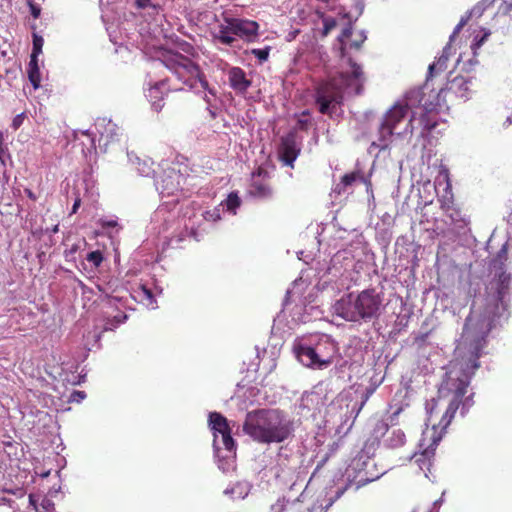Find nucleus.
Here are the masks:
<instances>
[{"instance_id":"4d7b16f0","label":"nucleus","mask_w":512,"mask_h":512,"mask_svg":"<svg viewBox=\"0 0 512 512\" xmlns=\"http://www.w3.org/2000/svg\"><path fill=\"white\" fill-rule=\"evenodd\" d=\"M147 169H140L139 167H137V170L141 173V174H148L149 173V170L150 168L149 167H146Z\"/></svg>"},{"instance_id":"5fc2aeb1","label":"nucleus","mask_w":512,"mask_h":512,"mask_svg":"<svg viewBox=\"0 0 512 512\" xmlns=\"http://www.w3.org/2000/svg\"><path fill=\"white\" fill-rule=\"evenodd\" d=\"M207 111L212 120H214L217 117L216 111L210 105L207 107Z\"/></svg>"},{"instance_id":"423d86ee","label":"nucleus","mask_w":512,"mask_h":512,"mask_svg":"<svg viewBox=\"0 0 512 512\" xmlns=\"http://www.w3.org/2000/svg\"><path fill=\"white\" fill-rule=\"evenodd\" d=\"M160 61L184 86L178 90H194L199 84L203 90L214 94L200 66L189 57L177 51H166L162 53Z\"/></svg>"},{"instance_id":"9b49d317","label":"nucleus","mask_w":512,"mask_h":512,"mask_svg":"<svg viewBox=\"0 0 512 512\" xmlns=\"http://www.w3.org/2000/svg\"><path fill=\"white\" fill-rule=\"evenodd\" d=\"M294 352L298 360L307 367L321 369L323 367H327L332 362L330 358L321 359L315 349L310 346L302 344L296 345L294 347Z\"/></svg>"},{"instance_id":"4c0bfd02","label":"nucleus","mask_w":512,"mask_h":512,"mask_svg":"<svg viewBox=\"0 0 512 512\" xmlns=\"http://www.w3.org/2000/svg\"><path fill=\"white\" fill-rule=\"evenodd\" d=\"M489 35L490 32L485 31L484 34L479 39H475V42L471 45V49L473 51L474 56L477 55V50L485 43Z\"/></svg>"},{"instance_id":"a18cd8bd","label":"nucleus","mask_w":512,"mask_h":512,"mask_svg":"<svg viewBox=\"0 0 512 512\" xmlns=\"http://www.w3.org/2000/svg\"><path fill=\"white\" fill-rule=\"evenodd\" d=\"M467 19L462 18L460 22L454 28L452 35L450 36V41L454 39V37L462 30V28L466 25Z\"/></svg>"},{"instance_id":"a211bd4d","label":"nucleus","mask_w":512,"mask_h":512,"mask_svg":"<svg viewBox=\"0 0 512 512\" xmlns=\"http://www.w3.org/2000/svg\"><path fill=\"white\" fill-rule=\"evenodd\" d=\"M232 25L233 18L225 17L223 23L218 26V31L213 34L214 39L221 44L231 46L236 40Z\"/></svg>"},{"instance_id":"f257e3e1","label":"nucleus","mask_w":512,"mask_h":512,"mask_svg":"<svg viewBox=\"0 0 512 512\" xmlns=\"http://www.w3.org/2000/svg\"><path fill=\"white\" fill-rule=\"evenodd\" d=\"M469 375L453 377V372L447 374L446 380L441 384L438 395L426 403L427 428L422 433L419 446L422 449L420 453H415L412 457L415 464L423 472L430 471L435 450L441 441L446 429L451 424L457 410L462 404V411L466 402L463 397L469 386Z\"/></svg>"},{"instance_id":"603ef678","label":"nucleus","mask_w":512,"mask_h":512,"mask_svg":"<svg viewBox=\"0 0 512 512\" xmlns=\"http://www.w3.org/2000/svg\"><path fill=\"white\" fill-rule=\"evenodd\" d=\"M80 204H81V199L79 197H77L72 206V211H71L72 214L77 212L78 208L80 207Z\"/></svg>"},{"instance_id":"6ab92c4d","label":"nucleus","mask_w":512,"mask_h":512,"mask_svg":"<svg viewBox=\"0 0 512 512\" xmlns=\"http://www.w3.org/2000/svg\"><path fill=\"white\" fill-rule=\"evenodd\" d=\"M130 297L147 308H155L156 301L154 295L145 285L139 284L136 288H133Z\"/></svg>"},{"instance_id":"c03bdc74","label":"nucleus","mask_w":512,"mask_h":512,"mask_svg":"<svg viewBox=\"0 0 512 512\" xmlns=\"http://www.w3.org/2000/svg\"><path fill=\"white\" fill-rule=\"evenodd\" d=\"M28 4H29V7H30L31 15L35 19L39 18L40 14H41V8L38 5H36L35 3L31 2V1H29Z\"/></svg>"},{"instance_id":"20e7f679","label":"nucleus","mask_w":512,"mask_h":512,"mask_svg":"<svg viewBox=\"0 0 512 512\" xmlns=\"http://www.w3.org/2000/svg\"><path fill=\"white\" fill-rule=\"evenodd\" d=\"M243 431L260 444L282 443L292 434L291 423L276 409H257L247 413Z\"/></svg>"},{"instance_id":"864d4df0","label":"nucleus","mask_w":512,"mask_h":512,"mask_svg":"<svg viewBox=\"0 0 512 512\" xmlns=\"http://www.w3.org/2000/svg\"><path fill=\"white\" fill-rule=\"evenodd\" d=\"M25 194L27 195V197L33 201H35L37 199L36 195L32 192V190L30 189H25L24 190Z\"/></svg>"},{"instance_id":"58836bf2","label":"nucleus","mask_w":512,"mask_h":512,"mask_svg":"<svg viewBox=\"0 0 512 512\" xmlns=\"http://www.w3.org/2000/svg\"><path fill=\"white\" fill-rule=\"evenodd\" d=\"M336 20L333 18H326L323 21V35H327L330 31H332L336 27Z\"/></svg>"},{"instance_id":"a19ab883","label":"nucleus","mask_w":512,"mask_h":512,"mask_svg":"<svg viewBox=\"0 0 512 512\" xmlns=\"http://www.w3.org/2000/svg\"><path fill=\"white\" fill-rule=\"evenodd\" d=\"M86 398V393L84 391L75 390L71 393L69 397L70 402L80 403L82 400Z\"/></svg>"},{"instance_id":"bf43d9fd","label":"nucleus","mask_w":512,"mask_h":512,"mask_svg":"<svg viewBox=\"0 0 512 512\" xmlns=\"http://www.w3.org/2000/svg\"><path fill=\"white\" fill-rule=\"evenodd\" d=\"M0 147H5L3 144V133L0 131Z\"/></svg>"},{"instance_id":"09e8293b","label":"nucleus","mask_w":512,"mask_h":512,"mask_svg":"<svg viewBox=\"0 0 512 512\" xmlns=\"http://www.w3.org/2000/svg\"><path fill=\"white\" fill-rule=\"evenodd\" d=\"M204 218H205V220H208V221H210V220L216 221L217 219L220 218V216H219V213H217L216 211H206L204 213Z\"/></svg>"},{"instance_id":"c85d7f7f","label":"nucleus","mask_w":512,"mask_h":512,"mask_svg":"<svg viewBox=\"0 0 512 512\" xmlns=\"http://www.w3.org/2000/svg\"><path fill=\"white\" fill-rule=\"evenodd\" d=\"M352 35V26L351 24H348L347 27H345L341 34L338 36V41L340 42V56L344 58L346 56V40L349 39Z\"/></svg>"},{"instance_id":"37998d69","label":"nucleus","mask_w":512,"mask_h":512,"mask_svg":"<svg viewBox=\"0 0 512 512\" xmlns=\"http://www.w3.org/2000/svg\"><path fill=\"white\" fill-rule=\"evenodd\" d=\"M23 121H24V113H20L13 118L11 127L14 130H17L23 124Z\"/></svg>"},{"instance_id":"4be33fe9","label":"nucleus","mask_w":512,"mask_h":512,"mask_svg":"<svg viewBox=\"0 0 512 512\" xmlns=\"http://www.w3.org/2000/svg\"><path fill=\"white\" fill-rule=\"evenodd\" d=\"M416 114V121H415V129L416 128H421L422 129V133L424 132H429L431 130H433L436 125H437V121L435 119V117L433 116V113L434 112H428L426 110H420V111H417Z\"/></svg>"},{"instance_id":"c756f323","label":"nucleus","mask_w":512,"mask_h":512,"mask_svg":"<svg viewBox=\"0 0 512 512\" xmlns=\"http://www.w3.org/2000/svg\"><path fill=\"white\" fill-rule=\"evenodd\" d=\"M10 154L6 147H0V172L3 174V183H7L9 181V177L6 174V160L10 159Z\"/></svg>"},{"instance_id":"39448f33","label":"nucleus","mask_w":512,"mask_h":512,"mask_svg":"<svg viewBox=\"0 0 512 512\" xmlns=\"http://www.w3.org/2000/svg\"><path fill=\"white\" fill-rule=\"evenodd\" d=\"M382 298L374 288L365 289L355 295L348 293L337 300L333 306L334 313L349 322L370 321L378 318Z\"/></svg>"},{"instance_id":"aec40b11","label":"nucleus","mask_w":512,"mask_h":512,"mask_svg":"<svg viewBox=\"0 0 512 512\" xmlns=\"http://www.w3.org/2000/svg\"><path fill=\"white\" fill-rule=\"evenodd\" d=\"M209 425L214 435V445L217 444V440L220 434L230 430L227 419L218 412H211L209 414Z\"/></svg>"},{"instance_id":"a878e982","label":"nucleus","mask_w":512,"mask_h":512,"mask_svg":"<svg viewBox=\"0 0 512 512\" xmlns=\"http://www.w3.org/2000/svg\"><path fill=\"white\" fill-rule=\"evenodd\" d=\"M437 200L439 202L440 209L442 212H444L445 210L449 209L450 207L456 205L455 199H454V194L452 191V184H451L449 178H447V180H446V186L444 188L442 195L438 196Z\"/></svg>"},{"instance_id":"ddd939ff","label":"nucleus","mask_w":512,"mask_h":512,"mask_svg":"<svg viewBox=\"0 0 512 512\" xmlns=\"http://www.w3.org/2000/svg\"><path fill=\"white\" fill-rule=\"evenodd\" d=\"M259 24L253 20L233 18L232 31L235 37L254 42L258 37Z\"/></svg>"},{"instance_id":"c9c22d12","label":"nucleus","mask_w":512,"mask_h":512,"mask_svg":"<svg viewBox=\"0 0 512 512\" xmlns=\"http://www.w3.org/2000/svg\"><path fill=\"white\" fill-rule=\"evenodd\" d=\"M78 133H81L82 135H85L89 138L90 141V147L87 149V152L91 155L93 152L96 153V145H95V137L94 133L90 130H82V131H75V136H77Z\"/></svg>"},{"instance_id":"1a4fd4ad","label":"nucleus","mask_w":512,"mask_h":512,"mask_svg":"<svg viewBox=\"0 0 512 512\" xmlns=\"http://www.w3.org/2000/svg\"><path fill=\"white\" fill-rule=\"evenodd\" d=\"M249 193L259 199H270L273 196V189L270 185V175L263 167H258L252 173Z\"/></svg>"},{"instance_id":"f704fd0d","label":"nucleus","mask_w":512,"mask_h":512,"mask_svg":"<svg viewBox=\"0 0 512 512\" xmlns=\"http://www.w3.org/2000/svg\"><path fill=\"white\" fill-rule=\"evenodd\" d=\"M87 261L92 263L94 267H99L103 261V255L100 251H92L87 254Z\"/></svg>"},{"instance_id":"680f3d73","label":"nucleus","mask_w":512,"mask_h":512,"mask_svg":"<svg viewBox=\"0 0 512 512\" xmlns=\"http://www.w3.org/2000/svg\"><path fill=\"white\" fill-rule=\"evenodd\" d=\"M4 445L5 446H12V442H10V441L4 442Z\"/></svg>"},{"instance_id":"b1692460","label":"nucleus","mask_w":512,"mask_h":512,"mask_svg":"<svg viewBox=\"0 0 512 512\" xmlns=\"http://www.w3.org/2000/svg\"><path fill=\"white\" fill-rule=\"evenodd\" d=\"M443 214L450 219L451 224L455 225L458 228H464L469 223L466 215L463 213L462 209L457 205H454L449 209L445 210Z\"/></svg>"},{"instance_id":"412c9836","label":"nucleus","mask_w":512,"mask_h":512,"mask_svg":"<svg viewBox=\"0 0 512 512\" xmlns=\"http://www.w3.org/2000/svg\"><path fill=\"white\" fill-rule=\"evenodd\" d=\"M97 225L101 229L97 234H106L109 237H113L114 234H117L123 229V227L119 225L117 218L114 216L99 218L97 220Z\"/></svg>"},{"instance_id":"9d476101","label":"nucleus","mask_w":512,"mask_h":512,"mask_svg":"<svg viewBox=\"0 0 512 512\" xmlns=\"http://www.w3.org/2000/svg\"><path fill=\"white\" fill-rule=\"evenodd\" d=\"M442 89L445 98H447V104L454 103L457 100L466 101L471 92L470 81L462 75H457L449 80Z\"/></svg>"},{"instance_id":"13d9d810","label":"nucleus","mask_w":512,"mask_h":512,"mask_svg":"<svg viewBox=\"0 0 512 512\" xmlns=\"http://www.w3.org/2000/svg\"><path fill=\"white\" fill-rule=\"evenodd\" d=\"M130 162H132V164H137L138 166H140V159L138 157H136L135 161H132V159L130 158Z\"/></svg>"},{"instance_id":"473e14b6","label":"nucleus","mask_w":512,"mask_h":512,"mask_svg":"<svg viewBox=\"0 0 512 512\" xmlns=\"http://www.w3.org/2000/svg\"><path fill=\"white\" fill-rule=\"evenodd\" d=\"M221 442L226 450L232 451L235 447V441L231 436V429L225 433L220 434Z\"/></svg>"},{"instance_id":"f03ea898","label":"nucleus","mask_w":512,"mask_h":512,"mask_svg":"<svg viewBox=\"0 0 512 512\" xmlns=\"http://www.w3.org/2000/svg\"><path fill=\"white\" fill-rule=\"evenodd\" d=\"M508 260L507 244H504L497 255L491 261L490 267L494 271V276L487 285V298L483 315L474 323V318L469 315L464 325L465 334H476L478 342L471 358L466 363V368L462 374L469 375V378L480 367L479 358L482 345L480 341L485 342V337L494 326L496 318L508 308L510 290L512 287V275L505 270V264Z\"/></svg>"},{"instance_id":"2eb2a0df","label":"nucleus","mask_w":512,"mask_h":512,"mask_svg":"<svg viewBox=\"0 0 512 512\" xmlns=\"http://www.w3.org/2000/svg\"><path fill=\"white\" fill-rule=\"evenodd\" d=\"M170 91L169 79H163L150 85L147 89L146 96L152 103V106L156 111L162 109L163 104L161 103L167 92Z\"/></svg>"},{"instance_id":"dca6fc26","label":"nucleus","mask_w":512,"mask_h":512,"mask_svg":"<svg viewBox=\"0 0 512 512\" xmlns=\"http://www.w3.org/2000/svg\"><path fill=\"white\" fill-rule=\"evenodd\" d=\"M95 130L100 135L99 143L104 141L103 145L106 147L109 142L114 141L118 137V127L111 120L106 118L97 119L95 122Z\"/></svg>"},{"instance_id":"393cba45","label":"nucleus","mask_w":512,"mask_h":512,"mask_svg":"<svg viewBox=\"0 0 512 512\" xmlns=\"http://www.w3.org/2000/svg\"><path fill=\"white\" fill-rule=\"evenodd\" d=\"M358 179L362 180L367 187H371V181L365 179L360 171H354L351 173H347L341 177L340 183L336 186L335 191L341 193L345 190L346 187L353 185Z\"/></svg>"},{"instance_id":"0e129e2a","label":"nucleus","mask_w":512,"mask_h":512,"mask_svg":"<svg viewBox=\"0 0 512 512\" xmlns=\"http://www.w3.org/2000/svg\"><path fill=\"white\" fill-rule=\"evenodd\" d=\"M368 396H366L365 400L361 403L360 409L365 405V401L367 400Z\"/></svg>"},{"instance_id":"72a5a7b5","label":"nucleus","mask_w":512,"mask_h":512,"mask_svg":"<svg viewBox=\"0 0 512 512\" xmlns=\"http://www.w3.org/2000/svg\"><path fill=\"white\" fill-rule=\"evenodd\" d=\"M43 44L44 40L42 36L38 35L37 33H33V48L31 55L38 56L42 52Z\"/></svg>"},{"instance_id":"cd10ccee","label":"nucleus","mask_w":512,"mask_h":512,"mask_svg":"<svg viewBox=\"0 0 512 512\" xmlns=\"http://www.w3.org/2000/svg\"><path fill=\"white\" fill-rule=\"evenodd\" d=\"M28 78L32 86L37 89L40 86L41 77L38 66V56L30 55V61L27 68Z\"/></svg>"},{"instance_id":"2f4dec72","label":"nucleus","mask_w":512,"mask_h":512,"mask_svg":"<svg viewBox=\"0 0 512 512\" xmlns=\"http://www.w3.org/2000/svg\"><path fill=\"white\" fill-rule=\"evenodd\" d=\"M241 204V200L237 193L231 192L226 199V207L230 211H235Z\"/></svg>"},{"instance_id":"0eeeda50","label":"nucleus","mask_w":512,"mask_h":512,"mask_svg":"<svg viewBox=\"0 0 512 512\" xmlns=\"http://www.w3.org/2000/svg\"><path fill=\"white\" fill-rule=\"evenodd\" d=\"M411 109V105H408L406 100L405 104L396 103L384 114L379 126L377 147L380 149L387 148L393 135L405 136L413 134L417 112L412 111V114L408 117V112Z\"/></svg>"},{"instance_id":"7c9ffc66","label":"nucleus","mask_w":512,"mask_h":512,"mask_svg":"<svg viewBox=\"0 0 512 512\" xmlns=\"http://www.w3.org/2000/svg\"><path fill=\"white\" fill-rule=\"evenodd\" d=\"M127 319V315L124 313V312H119L117 315H115L113 317V319H109L106 324H105V327L104 329L105 330H113L114 328H116L118 325L124 323V321Z\"/></svg>"},{"instance_id":"bb28decb","label":"nucleus","mask_w":512,"mask_h":512,"mask_svg":"<svg viewBox=\"0 0 512 512\" xmlns=\"http://www.w3.org/2000/svg\"><path fill=\"white\" fill-rule=\"evenodd\" d=\"M449 50L450 45L448 44L446 47H444L442 55L437 59L436 62L429 65L428 68V79H432V77L435 75V73L439 71H443L447 68V61L449 59Z\"/></svg>"},{"instance_id":"69168bd1","label":"nucleus","mask_w":512,"mask_h":512,"mask_svg":"<svg viewBox=\"0 0 512 512\" xmlns=\"http://www.w3.org/2000/svg\"><path fill=\"white\" fill-rule=\"evenodd\" d=\"M205 101H206L208 104L210 103V102H209V99H208V97H207V96H205Z\"/></svg>"},{"instance_id":"f3484780","label":"nucleus","mask_w":512,"mask_h":512,"mask_svg":"<svg viewBox=\"0 0 512 512\" xmlns=\"http://www.w3.org/2000/svg\"><path fill=\"white\" fill-rule=\"evenodd\" d=\"M230 86L240 92L245 93L251 86V81L246 77V73L240 67H233L228 73Z\"/></svg>"},{"instance_id":"6e6d98bb","label":"nucleus","mask_w":512,"mask_h":512,"mask_svg":"<svg viewBox=\"0 0 512 512\" xmlns=\"http://www.w3.org/2000/svg\"><path fill=\"white\" fill-rule=\"evenodd\" d=\"M308 116H310V111L309 110L302 111V113L300 115V117H302V118H306Z\"/></svg>"},{"instance_id":"3c124183","label":"nucleus","mask_w":512,"mask_h":512,"mask_svg":"<svg viewBox=\"0 0 512 512\" xmlns=\"http://www.w3.org/2000/svg\"><path fill=\"white\" fill-rule=\"evenodd\" d=\"M41 506L43 509L49 510V509L53 508L54 503L52 502V500H50L48 498H44L41 502Z\"/></svg>"},{"instance_id":"8fccbe9b","label":"nucleus","mask_w":512,"mask_h":512,"mask_svg":"<svg viewBox=\"0 0 512 512\" xmlns=\"http://www.w3.org/2000/svg\"><path fill=\"white\" fill-rule=\"evenodd\" d=\"M396 437V444L395 445H403L405 443V435L401 431H398L397 433H393Z\"/></svg>"},{"instance_id":"f8f14e48","label":"nucleus","mask_w":512,"mask_h":512,"mask_svg":"<svg viewBox=\"0 0 512 512\" xmlns=\"http://www.w3.org/2000/svg\"><path fill=\"white\" fill-rule=\"evenodd\" d=\"M278 152L279 159L286 166L293 168L294 162L300 154V148L297 145L295 134L289 133L285 137H282Z\"/></svg>"},{"instance_id":"052dcab7","label":"nucleus","mask_w":512,"mask_h":512,"mask_svg":"<svg viewBox=\"0 0 512 512\" xmlns=\"http://www.w3.org/2000/svg\"><path fill=\"white\" fill-rule=\"evenodd\" d=\"M52 232H53V233H57V232H58V225H55V226L52 228Z\"/></svg>"},{"instance_id":"e2e57ef3","label":"nucleus","mask_w":512,"mask_h":512,"mask_svg":"<svg viewBox=\"0 0 512 512\" xmlns=\"http://www.w3.org/2000/svg\"><path fill=\"white\" fill-rule=\"evenodd\" d=\"M29 498H30V502H31V504L35 505L34 500H33V496H32V495H30V497H29Z\"/></svg>"},{"instance_id":"79ce46f5","label":"nucleus","mask_w":512,"mask_h":512,"mask_svg":"<svg viewBox=\"0 0 512 512\" xmlns=\"http://www.w3.org/2000/svg\"><path fill=\"white\" fill-rule=\"evenodd\" d=\"M365 40L366 36L363 33H360L359 36L350 44V48L359 50Z\"/></svg>"},{"instance_id":"ea45409f","label":"nucleus","mask_w":512,"mask_h":512,"mask_svg":"<svg viewBox=\"0 0 512 512\" xmlns=\"http://www.w3.org/2000/svg\"><path fill=\"white\" fill-rule=\"evenodd\" d=\"M287 500L283 498H279L275 504L271 506L272 512H283L286 508Z\"/></svg>"},{"instance_id":"7ed1b4c3","label":"nucleus","mask_w":512,"mask_h":512,"mask_svg":"<svg viewBox=\"0 0 512 512\" xmlns=\"http://www.w3.org/2000/svg\"><path fill=\"white\" fill-rule=\"evenodd\" d=\"M352 68L351 75L340 72L318 81L314 86V101L318 111L323 115L332 116L336 107L343 104L344 91L355 83V94H361L363 90V71L352 58H348Z\"/></svg>"},{"instance_id":"6e6552de","label":"nucleus","mask_w":512,"mask_h":512,"mask_svg":"<svg viewBox=\"0 0 512 512\" xmlns=\"http://www.w3.org/2000/svg\"><path fill=\"white\" fill-rule=\"evenodd\" d=\"M430 81L431 79L427 78L421 87L411 89L407 93L406 100L412 109L437 112L443 107L448 108L447 98L444 96L443 89L435 90Z\"/></svg>"},{"instance_id":"5701e85b","label":"nucleus","mask_w":512,"mask_h":512,"mask_svg":"<svg viewBox=\"0 0 512 512\" xmlns=\"http://www.w3.org/2000/svg\"><path fill=\"white\" fill-rule=\"evenodd\" d=\"M107 31L109 33L110 40L115 45H124L126 39L128 38L124 22H119L118 24L111 23L107 27Z\"/></svg>"},{"instance_id":"e433bc0d","label":"nucleus","mask_w":512,"mask_h":512,"mask_svg":"<svg viewBox=\"0 0 512 512\" xmlns=\"http://www.w3.org/2000/svg\"><path fill=\"white\" fill-rule=\"evenodd\" d=\"M270 47L267 46L264 49H252L251 53L260 61L264 62L268 60L269 53H270Z\"/></svg>"},{"instance_id":"4468645a","label":"nucleus","mask_w":512,"mask_h":512,"mask_svg":"<svg viewBox=\"0 0 512 512\" xmlns=\"http://www.w3.org/2000/svg\"><path fill=\"white\" fill-rule=\"evenodd\" d=\"M184 176L175 169L165 171L159 182L161 193L166 196L175 195L181 189Z\"/></svg>"},{"instance_id":"de8ad7c7","label":"nucleus","mask_w":512,"mask_h":512,"mask_svg":"<svg viewBox=\"0 0 512 512\" xmlns=\"http://www.w3.org/2000/svg\"><path fill=\"white\" fill-rule=\"evenodd\" d=\"M136 5L140 9H145L149 7L156 9V6L152 4L151 0H136Z\"/></svg>"},{"instance_id":"49530a36","label":"nucleus","mask_w":512,"mask_h":512,"mask_svg":"<svg viewBox=\"0 0 512 512\" xmlns=\"http://www.w3.org/2000/svg\"><path fill=\"white\" fill-rule=\"evenodd\" d=\"M310 120L308 118L299 117L297 120V127L300 130H307L310 125Z\"/></svg>"}]
</instances>
